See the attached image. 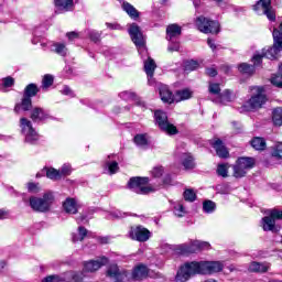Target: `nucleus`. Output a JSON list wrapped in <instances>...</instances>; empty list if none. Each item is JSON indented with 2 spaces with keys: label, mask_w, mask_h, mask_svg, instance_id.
<instances>
[{
  "label": "nucleus",
  "mask_w": 282,
  "mask_h": 282,
  "mask_svg": "<svg viewBox=\"0 0 282 282\" xmlns=\"http://www.w3.org/2000/svg\"><path fill=\"white\" fill-rule=\"evenodd\" d=\"M221 270H224V263L220 261L191 262L181 267L176 274V281H188L194 274H217Z\"/></svg>",
  "instance_id": "obj_1"
},
{
  "label": "nucleus",
  "mask_w": 282,
  "mask_h": 282,
  "mask_svg": "<svg viewBox=\"0 0 282 282\" xmlns=\"http://www.w3.org/2000/svg\"><path fill=\"white\" fill-rule=\"evenodd\" d=\"M107 276L116 282L142 281L149 276V268L144 264H138L130 274L128 271H120L116 264H112L107 270Z\"/></svg>",
  "instance_id": "obj_2"
},
{
  "label": "nucleus",
  "mask_w": 282,
  "mask_h": 282,
  "mask_svg": "<svg viewBox=\"0 0 282 282\" xmlns=\"http://www.w3.org/2000/svg\"><path fill=\"white\" fill-rule=\"evenodd\" d=\"M273 41L274 44L272 47L265 51L262 50L261 54H256L252 57L253 65H261L262 58L274 59L276 58V54H279V50H282V23L279 25V29L273 30Z\"/></svg>",
  "instance_id": "obj_3"
},
{
  "label": "nucleus",
  "mask_w": 282,
  "mask_h": 282,
  "mask_svg": "<svg viewBox=\"0 0 282 282\" xmlns=\"http://www.w3.org/2000/svg\"><path fill=\"white\" fill-rule=\"evenodd\" d=\"M250 90L252 95L240 108V111H254L261 109V107L268 102V96H265V88H263V86H253Z\"/></svg>",
  "instance_id": "obj_4"
},
{
  "label": "nucleus",
  "mask_w": 282,
  "mask_h": 282,
  "mask_svg": "<svg viewBox=\"0 0 282 282\" xmlns=\"http://www.w3.org/2000/svg\"><path fill=\"white\" fill-rule=\"evenodd\" d=\"M29 204L35 213H47L52 208V204H54V194L47 192L42 197L31 196Z\"/></svg>",
  "instance_id": "obj_5"
},
{
  "label": "nucleus",
  "mask_w": 282,
  "mask_h": 282,
  "mask_svg": "<svg viewBox=\"0 0 282 282\" xmlns=\"http://www.w3.org/2000/svg\"><path fill=\"white\" fill-rule=\"evenodd\" d=\"M149 184V177H131L128 182V187L130 191H133V193H137V195H149V193H153L155 189Z\"/></svg>",
  "instance_id": "obj_6"
},
{
  "label": "nucleus",
  "mask_w": 282,
  "mask_h": 282,
  "mask_svg": "<svg viewBox=\"0 0 282 282\" xmlns=\"http://www.w3.org/2000/svg\"><path fill=\"white\" fill-rule=\"evenodd\" d=\"M195 25L203 34H219V22L213 21L204 15L195 20Z\"/></svg>",
  "instance_id": "obj_7"
},
{
  "label": "nucleus",
  "mask_w": 282,
  "mask_h": 282,
  "mask_svg": "<svg viewBox=\"0 0 282 282\" xmlns=\"http://www.w3.org/2000/svg\"><path fill=\"white\" fill-rule=\"evenodd\" d=\"M154 120L155 124L159 127V129H161V131L169 133V135L177 134V128L169 122V117L166 116V112L162 110H156L154 112Z\"/></svg>",
  "instance_id": "obj_8"
},
{
  "label": "nucleus",
  "mask_w": 282,
  "mask_h": 282,
  "mask_svg": "<svg viewBox=\"0 0 282 282\" xmlns=\"http://www.w3.org/2000/svg\"><path fill=\"white\" fill-rule=\"evenodd\" d=\"M177 250L183 254H195L202 250H210V242L192 240L189 243L178 245Z\"/></svg>",
  "instance_id": "obj_9"
},
{
  "label": "nucleus",
  "mask_w": 282,
  "mask_h": 282,
  "mask_svg": "<svg viewBox=\"0 0 282 282\" xmlns=\"http://www.w3.org/2000/svg\"><path fill=\"white\" fill-rule=\"evenodd\" d=\"M254 167V159L252 158H240L237 160L234 165V177L241 178L246 177V174L250 171V169Z\"/></svg>",
  "instance_id": "obj_10"
},
{
  "label": "nucleus",
  "mask_w": 282,
  "mask_h": 282,
  "mask_svg": "<svg viewBox=\"0 0 282 282\" xmlns=\"http://www.w3.org/2000/svg\"><path fill=\"white\" fill-rule=\"evenodd\" d=\"M83 279H85L84 272L68 271L63 275H48L43 282H83Z\"/></svg>",
  "instance_id": "obj_11"
},
{
  "label": "nucleus",
  "mask_w": 282,
  "mask_h": 282,
  "mask_svg": "<svg viewBox=\"0 0 282 282\" xmlns=\"http://www.w3.org/2000/svg\"><path fill=\"white\" fill-rule=\"evenodd\" d=\"M253 10L258 14H265L269 21H276V13L274 12V9H272L271 0H259L253 6Z\"/></svg>",
  "instance_id": "obj_12"
},
{
  "label": "nucleus",
  "mask_w": 282,
  "mask_h": 282,
  "mask_svg": "<svg viewBox=\"0 0 282 282\" xmlns=\"http://www.w3.org/2000/svg\"><path fill=\"white\" fill-rule=\"evenodd\" d=\"M20 128L25 135V142H36L39 140V132L32 127V121H30L28 118H21L20 119Z\"/></svg>",
  "instance_id": "obj_13"
},
{
  "label": "nucleus",
  "mask_w": 282,
  "mask_h": 282,
  "mask_svg": "<svg viewBox=\"0 0 282 282\" xmlns=\"http://www.w3.org/2000/svg\"><path fill=\"white\" fill-rule=\"evenodd\" d=\"M276 219H282V212L278 209H272L269 216L262 218L263 230L276 232Z\"/></svg>",
  "instance_id": "obj_14"
},
{
  "label": "nucleus",
  "mask_w": 282,
  "mask_h": 282,
  "mask_svg": "<svg viewBox=\"0 0 282 282\" xmlns=\"http://www.w3.org/2000/svg\"><path fill=\"white\" fill-rule=\"evenodd\" d=\"M129 34L134 45H137L139 50L144 52V35L142 34L140 26H138V24L135 23H132L129 29Z\"/></svg>",
  "instance_id": "obj_15"
},
{
  "label": "nucleus",
  "mask_w": 282,
  "mask_h": 282,
  "mask_svg": "<svg viewBox=\"0 0 282 282\" xmlns=\"http://www.w3.org/2000/svg\"><path fill=\"white\" fill-rule=\"evenodd\" d=\"M129 235L134 241L144 242L151 239V231L143 226L131 227Z\"/></svg>",
  "instance_id": "obj_16"
},
{
  "label": "nucleus",
  "mask_w": 282,
  "mask_h": 282,
  "mask_svg": "<svg viewBox=\"0 0 282 282\" xmlns=\"http://www.w3.org/2000/svg\"><path fill=\"white\" fill-rule=\"evenodd\" d=\"M109 260L105 257H101L97 260H90L84 263V272H96L102 268V265H107Z\"/></svg>",
  "instance_id": "obj_17"
},
{
  "label": "nucleus",
  "mask_w": 282,
  "mask_h": 282,
  "mask_svg": "<svg viewBox=\"0 0 282 282\" xmlns=\"http://www.w3.org/2000/svg\"><path fill=\"white\" fill-rule=\"evenodd\" d=\"M210 145L213 147V149H215L216 155H218V158L226 159L230 155V153L228 152V148H226L224 141H221L220 139H212Z\"/></svg>",
  "instance_id": "obj_18"
},
{
  "label": "nucleus",
  "mask_w": 282,
  "mask_h": 282,
  "mask_svg": "<svg viewBox=\"0 0 282 282\" xmlns=\"http://www.w3.org/2000/svg\"><path fill=\"white\" fill-rule=\"evenodd\" d=\"M50 112H47L45 109L35 107L31 111V120L33 122H43V120H48Z\"/></svg>",
  "instance_id": "obj_19"
},
{
  "label": "nucleus",
  "mask_w": 282,
  "mask_h": 282,
  "mask_svg": "<svg viewBox=\"0 0 282 282\" xmlns=\"http://www.w3.org/2000/svg\"><path fill=\"white\" fill-rule=\"evenodd\" d=\"M248 270H249V272H256L259 274H263V273L268 272V270H270V263L253 261L249 264Z\"/></svg>",
  "instance_id": "obj_20"
},
{
  "label": "nucleus",
  "mask_w": 282,
  "mask_h": 282,
  "mask_svg": "<svg viewBox=\"0 0 282 282\" xmlns=\"http://www.w3.org/2000/svg\"><path fill=\"white\" fill-rule=\"evenodd\" d=\"M160 96L161 100L163 102H167L169 105H172V102H175V96H173V93L169 89V86L162 85L160 87Z\"/></svg>",
  "instance_id": "obj_21"
},
{
  "label": "nucleus",
  "mask_w": 282,
  "mask_h": 282,
  "mask_svg": "<svg viewBox=\"0 0 282 282\" xmlns=\"http://www.w3.org/2000/svg\"><path fill=\"white\" fill-rule=\"evenodd\" d=\"M65 213L68 215H76L78 213V203L74 198H67L63 204Z\"/></svg>",
  "instance_id": "obj_22"
},
{
  "label": "nucleus",
  "mask_w": 282,
  "mask_h": 282,
  "mask_svg": "<svg viewBox=\"0 0 282 282\" xmlns=\"http://www.w3.org/2000/svg\"><path fill=\"white\" fill-rule=\"evenodd\" d=\"M21 109H23V111H30V109H32V97L23 95L22 102L17 104L14 107L15 113H19Z\"/></svg>",
  "instance_id": "obj_23"
},
{
  "label": "nucleus",
  "mask_w": 282,
  "mask_h": 282,
  "mask_svg": "<svg viewBox=\"0 0 282 282\" xmlns=\"http://www.w3.org/2000/svg\"><path fill=\"white\" fill-rule=\"evenodd\" d=\"M155 61L153 58L149 57L148 61L144 62V70L149 78V83H151V78H153V74L155 73Z\"/></svg>",
  "instance_id": "obj_24"
},
{
  "label": "nucleus",
  "mask_w": 282,
  "mask_h": 282,
  "mask_svg": "<svg viewBox=\"0 0 282 282\" xmlns=\"http://www.w3.org/2000/svg\"><path fill=\"white\" fill-rule=\"evenodd\" d=\"M166 39L167 41H172L175 36H180L182 34V28L177 24H171L166 28Z\"/></svg>",
  "instance_id": "obj_25"
},
{
  "label": "nucleus",
  "mask_w": 282,
  "mask_h": 282,
  "mask_svg": "<svg viewBox=\"0 0 282 282\" xmlns=\"http://www.w3.org/2000/svg\"><path fill=\"white\" fill-rule=\"evenodd\" d=\"M55 6L64 12H69L74 10V0H54Z\"/></svg>",
  "instance_id": "obj_26"
},
{
  "label": "nucleus",
  "mask_w": 282,
  "mask_h": 282,
  "mask_svg": "<svg viewBox=\"0 0 282 282\" xmlns=\"http://www.w3.org/2000/svg\"><path fill=\"white\" fill-rule=\"evenodd\" d=\"M251 147L256 149V151H265V139L261 137H256L251 140Z\"/></svg>",
  "instance_id": "obj_27"
},
{
  "label": "nucleus",
  "mask_w": 282,
  "mask_h": 282,
  "mask_svg": "<svg viewBox=\"0 0 282 282\" xmlns=\"http://www.w3.org/2000/svg\"><path fill=\"white\" fill-rule=\"evenodd\" d=\"M122 8L124 12H127V14L131 17V19H138V17H140L138 10H135L134 7L131 6L129 2H123Z\"/></svg>",
  "instance_id": "obj_28"
},
{
  "label": "nucleus",
  "mask_w": 282,
  "mask_h": 282,
  "mask_svg": "<svg viewBox=\"0 0 282 282\" xmlns=\"http://www.w3.org/2000/svg\"><path fill=\"white\" fill-rule=\"evenodd\" d=\"M52 52H55L59 56H67V47L63 43H54Z\"/></svg>",
  "instance_id": "obj_29"
},
{
  "label": "nucleus",
  "mask_w": 282,
  "mask_h": 282,
  "mask_svg": "<svg viewBox=\"0 0 282 282\" xmlns=\"http://www.w3.org/2000/svg\"><path fill=\"white\" fill-rule=\"evenodd\" d=\"M52 85H54V76L50 74L44 75L42 79V89L44 91H47V89H50Z\"/></svg>",
  "instance_id": "obj_30"
},
{
  "label": "nucleus",
  "mask_w": 282,
  "mask_h": 282,
  "mask_svg": "<svg viewBox=\"0 0 282 282\" xmlns=\"http://www.w3.org/2000/svg\"><path fill=\"white\" fill-rule=\"evenodd\" d=\"M36 94H39V87H36V84H29L24 89V96L29 98H33Z\"/></svg>",
  "instance_id": "obj_31"
},
{
  "label": "nucleus",
  "mask_w": 282,
  "mask_h": 282,
  "mask_svg": "<svg viewBox=\"0 0 282 282\" xmlns=\"http://www.w3.org/2000/svg\"><path fill=\"white\" fill-rule=\"evenodd\" d=\"M238 70L241 74H248L249 76L254 74V66L247 64V63H242L238 66Z\"/></svg>",
  "instance_id": "obj_32"
},
{
  "label": "nucleus",
  "mask_w": 282,
  "mask_h": 282,
  "mask_svg": "<svg viewBox=\"0 0 282 282\" xmlns=\"http://www.w3.org/2000/svg\"><path fill=\"white\" fill-rule=\"evenodd\" d=\"M191 96H193V93L188 89L177 91V95L175 97V102H180L181 100H188Z\"/></svg>",
  "instance_id": "obj_33"
},
{
  "label": "nucleus",
  "mask_w": 282,
  "mask_h": 282,
  "mask_svg": "<svg viewBox=\"0 0 282 282\" xmlns=\"http://www.w3.org/2000/svg\"><path fill=\"white\" fill-rule=\"evenodd\" d=\"M184 169H195V161L191 154H183Z\"/></svg>",
  "instance_id": "obj_34"
},
{
  "label": "nucleus",
  "mask_w": 282,
  "mask_h": 282,
  "mask_svg": "<svg viewBox=\"0 0 282 282\" xmlns=\"http://www.w3.org/2000/svg\"><path fill=\"white\" fill-rule=\"evenodd\" d=\"M273 124L275 127H282V109L276 108L273 110Z\"/></svg>",
  "instance_id": "obj_35"
},
{
  "label": "nucleus",
  "mask_w": 282,
  "mask_h": 282,
  "mask_svg": "<svg viewBox=\"0 0 282 282\" xmlns=\"http://www.w3.org/2000/svg\"><path fill=\"white\" fill-rule=\"evenodd\" d=\"M228 169H230V165L228 163H221L217 166V175L220 177H228Z\"/></svg>",
  "instance_id": "obj_36"
},
{
  "label": "nucleus",
  "mask_w": 282,
  "mask_h": 282,
  "mask_svg": "<svg viewBox=\"0 0 282 282\" xmlns=\"http://www.w3.org/2000/svg\"><path fill=\"white\" fill-rule=\"evenodd\" d=\"M87 229L85 227H78V236L73 235V241L76 243V241H83L85 237H87Z\"/></svg>",
  "instance_id": "obj_37"
},
{
  "label": "nucleus",
  "mask_w": 282,
  "mask_h": 282,
  "mask_svg": "<svg viewBox=\"0 0 282 282\" xmlns=\"http://www.w3.org/2000/svg\"><path fill=\"white\" fill-rule=\"evenodd\" d=\"M46 177H48V180H61V171L51 167L46 170Z\"/></svg>",
  "instance_id": "obj_38"
},
{
  "label": "nucleus",
  "mask_w": 282,
  "mask_h": 282,
  "mask_svg": "<svg viewBox=\"0 0 282 282\" xmlns=\"http://www.w3.org/2000/svg\"><path fill=\"white\" fill-rule=\"evenodd\" d=\"M183 197L185 202H195V199H197V194L195 193L194 189L187 188L185 189Z\"/></svg>",
  "instance_id": "obj_39"
},
{
  "label": "nucleus",
  "mask_w": 282,
  "mask_h": 282,
  "mask_svg": "<svg viewBox=\"0 0 282 282\" xmlns=\"http://www.w3.org/2000/svg\"><path fill=\"white\" fill-rule=\"evenodd\" d=\"M14 85V78L11 76L2 78L0 80V89H8L9 87H12Z\"/></svg>",
  "instance_id": "obj_40"
},
{
  "label": "nucleus",
  "mask_w": 282,
  "mask_h": 282,
  "mask_svg": "<svg viewBox=\"0 0 282 282\" xmlns=\"http://www.w3.org/2000/svg\"><path fill=\"white\" fill-rule=\"evenodd\" d=\"M134 143L138 147H147V144H149V140L147 139V134H137L134 137Z\"/></svg>",
  "instance_id": "obj_41"
},
{
  "label": "nucleus",
  "mask_w": 282,
  "mask_h": 282,
  "mask_svg": "<svg viewBox=\"0 0 282 282\" xmlns=\"http://www.w3.org/2000/svg\"><path fill=\"white\" fill-rule=\"evenodd\" d=\"M119 96L122 98V100H138V95L129 90L120 93Z\"/></svg>",
  "instance_id": "obj_42"
},
{
  "label": "nucleus",
  "mask_w": 282,
  "mask_h": 282,
  "mask_svg": "<svg viewBox=\"0 0 282 282\" xmlns=\"http://www.w3.org/2000/svg\"><path fill=\"white\" fill-rule=\"evenodd\" d=\"M272 156L278 158V160H282V142H278L273 147Z\"/></svg>",
  "instance_id": "obj_43"
},
{
  "label": "nucleus",
  "mask_w": 282,
  "mask_h": 282,
  "mask_svg": "<svg viewBox=\"0 0 282 282\" xmlns=\"http://www.w3.org/2000/svg\"><path fill=\"white\" fill-rule=\"evenodd\" d=\"M199 67V63L197 61H188L185 64V72H195Z\"/></svg>",
  "instance_id": "obj_44"
},
{
  "label": "nucleus",
  "mask_w": 282,
  "mask_h": 282,
  "mask_svg": "<svg viewBox=\"0 0 282 282\" xmlns=\"http://www.w3.org/2000/svg\"><path fill=\"white\" fill-rule=\"evenodd\" d=\"M220 102H231L232 101V93L230 90H225L219 95Z\"/></svg>",
  "instance_id": "obj_45"
},
{
  "label": "nucleus",
  "mask_w": 282,
  "mask_h": 282,
  "mask_svg": "<svg viewBox=\"0 0 282 282\" xmlns=\"http://www.w3.org/2000/svg\"><path fill=\"white\" fill-rule=\"evenodd\" d=\"M152 177H162L164 175V167L163 166H154L151 171Z\"/></svg>",
  "instance_id": "obj_46"
},
{
  "label": "nucleus",
  "mask_w": 282,
  "mask_h": 282,
  "mask_svg": "<svg viewBox=\"0 0 282 282\" xmlns=\"http://www.w3.org/2000/svg\"><path fill=\"white\" fill-rule=\"evenodd\" d=\"M203 210H205V213H213V210H215V203L213 200L204 202Z\"/></svg>",
  "instance_id": "obj_47"
},
{
  "label": "nucleus",
  "mask_w": 282,
  "mask_h": 282,
  "mask_svg": "<svg viewBox=\"0 0 282 282\" xmlns=\"http://www.w3.org/2000/svg\"><path fill=\"white\" fill-rule=\"evenodd\" d=\"M61 177L72 175V165L64 164L59 170Z\"/></svg>",
  "instance_id": "obj_48"
},
{
  "label": "nucleus",
  "mask_w": 282,
  "mask_h": 282,
  "mask_svg": "<svg viewBox=\"0 0 282 282\" xmlns=\"http://www.w3.org/2000/svg\"><path fill=\"white\" fill-rule=\"evenodd\" d=\"M107 166H108L109 173L111 175L118 173V171L120 170V167L118 166V162H116V161L110 162V163L108 162Z\"/></svg>",
  "instance_id": "obj_49"
},
{
  "label": "nucleus",
  "mask_w": 282,
  "mask_h": 282,
  "mask_svg": "<svg viewBox=\"0 0 282 282\" xmlns=\"http://www.w3.org/2000/svg\"><path fill=\"white\" fill-rule=\"evenodd\" d=\"M174 215H176V217H182L183 215H186V210L184 209V205H182V204L175 205Z\"/></svg>",
  "instance_id": "obj_50"
},
{
  "label": "nucleus",
  "mask_w": 282,
  "mask_h": 282,
  "mask_svg": "<svg viewBox=\"0 0 282 282\" xmlns=\"http://www.w3.org/2000/svg\"><path fill=\"white\" fill-rule=\"evenodd\" d=\"M271 83L274 85V87H282V75H274L271 77Z\"/></svg>",
  "instance_id": "obj_51"
},
{
  "label": "nucleus",
  "mask_w": 282,
  "mask_h": 282,
  "mask_svg": "<svg viewBox=\"0 0 282 282\" xmlns=\"http://www.w3.org/2000/svg\"><path fill=\"white\" fill-rule=\"evenodd\" d=\"M219 91H221L219 84H209V93L210 94H214L215 96H219Z\"/></svg>",
  "instance_id": "obj_52"
},
{
  "label": "nucleus",
  "mask_w": 282,
  "mask_h": 282,
  "mask_svg": "<svg viewBox=\"0 0 282 282\" xmlns=\"http://www.w3.org/2000/svg\"><path fill=\"white\" fill-rule=\"evenodd\" d=\"M28 191H29V193H39V191H41V187H39V184L29 183Z\"/></svg>",
  "instance_id": "obj_53"
},
{
  "label": "nucleus",
  "mask_w": 282,
  "mask_h": 282,
  "mask_svg": "<svg viewBox=\"0 0 282 282\" xmlns=\"http://www.w3.org/2000/svg\"><path fill=\"white\" fill-rule=\"evenodd\" d=\"M89 37H90V40L94 41V43H98V41H100V33H98L96 31H91L89 33Z\"/></svg>",
  "instance_id": "obj_54"
},
{
  "label": "nucleus",
  "mask_w": 282,
  "mask_h": 282,
  "mask_svg": "<svg viewBox=\"0 0 282 282\" xmlns=\"http://www.w3.org/2000/svg\"><path fill=\"white\" fill-rule=\"evenodd\" d=\"M167 52H180V43H171L167 46Z\"/></svg>",
  "instance_id": "obj_55"
},
{
  "label": "nucleus",
  "mask_w": 282,
  "mask_h": 282,
  "mask_svg": "<svg viewBox=\"0 0 282 282\" xmlns=\"http://www.w3.org/2000/svg\"><path fill=\"white\" fill-rule=\"evenodd\" d=\"M206 74L207 76H210L212 78L215 77L217 75V69L210 67L206 69Z\"/></svg>",
  "instance_id": "obj_56"
},
{
  "label": "nucleus",
  "mask_w": 282,
  "mask_h": 282,
  "mask_svg": "<svg viewBox=\"0 0 282 282\" xmlns=\"http://www.w3.org/2000/svg\"><path fill=\"white\" fill-rule=\"evenodd\" d=\"M10 217V212L0 209V219H8Z\"/></svg>",
  "instance_id": "obj_57"
},
{
  "label": "nucleus",
  "mask_w": 282,
  "mask_h": 282,
  "mask_svg": "<svg viewBox=\"0 0 282 282\" xmlns=\"http://www.w3.org/2000/svg\"><path fill=\"white\" fill-rule=\"evenodd\" d=\"M66 36L69 41H74V39H78V33L73 31V32L67 33Z\"/></svg>",
  "instance_id": "obj_58"
},
{
  "label": "nucleus",
  "mask_w": 282,
  "mask_h": 282,
  "mask_svg": "<svg viewBox=\"0 0 282 282\" xmlns=\"http://www.w3.org/2000/svg\"><path fill=\"white\" fill-rule=\"evenodd\" d=\"M163 184H164L165 186H171V184H173V180L171 178L170 175H166V176L164 177Z\"/></svg>",
  "instance_id": "obj_59"
},
{
  "label": "nucleus",
  "mask_w": 282,
  "mask_h": 282,
  "mask_svg": "<svg viewBox=\"0 0 282 282\" xmlns=\"http://www.w3.org/2000/svg\"><path fill=\"white\" fill-rule=\"evenodd\" d=\"M62 94H64V96H72V88L65 86V87L62 89Z\"/></svg>",
  "instance_id": "obj_60"
},
{
  "label": "nucleus",
  "mask_w": 282,
  "mask_h": 282,
  "mask_svg": "<svg viewBox=\"0 0 282 282\" xmlns=\"http://www.w3.org/2000/svg\"><path fill=\"white\" fill-rule=\"evenodd\" d=\"M98 241L101 243H109V237H99Z\"/></svg>",
  "instance_id": "obj_61"
},
{
  "label": "nucleus",
  "mask_w": 282,
  "mask_h": 282,
  "mask_svg": "<svg viewBox=\"0 0 282 282\" xmlns=\"http://www.w3.org/2000/svg\"><path fill=\"white\" fill-rule=\"evenodd\" d=\"M107 28H109L110 30H118L120 26L117 24H111V23H106Z\"/></svg>",
  "instance_id": "obj_62"
},
{
  "label": "nucleus",
  "mask_w": 282,
  "mask_h": 282,
  "mask_svg": "<svg viewBox=\"0 0 282 282\" xmlns=\"http://www.w3.org/2000/svg\"><path fill=\"white\" fill-rule=\"evenodd\" d=\"M207 44L209 45V47L212 50H215L217 47V46H215V42H213V40H210V39L207 40Z\"/></svg>",
  "instance_id": "obj_63"
},
{
  "label": "nucleus",
  "mask_w": 282,
  "mask_h": 282,
  "mask_svg": "<svg viewBox=\"0 0 282 282\" xmlns=\"http://www.w3.org/2000/svg\"><path fill=\"white\" fill-rule=\"evenodd\" d=\"M112 217H115V219H122V217H124V214L115 213V214H112Z\"/></svg>",
  "instance_id": "obj_64"
}]
</instances>
